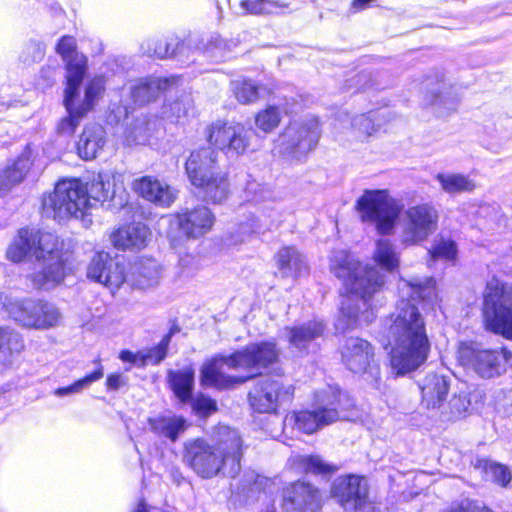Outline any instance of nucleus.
<instances>
[{
    "instance_id": "nucleus-12",
    "label": "nucleus",
    "mask_w": 512,
    "mask_h": 512,
    "mask_svg": "<svg viewBox=\"0 0 512 512\" xmlns=\"http://www.w3.org/2000/svg\"><path fill=\"white\" fill-rule=\"evenodd\" d=\"M438 221V210L430 203L408 207L401 219V243L405 246L421 244L437 231Z\"/></svg>"
},
{
    "instance_id": "nucleus-31",
    "label": "nucleus",
    "mask_w": 512,
    "mask_h": 512,
    "mask_svg": "<svg viewBox=\"0 0 512 512\" xmlns=\"http://www.w3.org/2000/svg\"><path fill=\"white\" fill-rule=\"evenodd\" d=\"M449 387V380L445 376L437 373L426 375L419 382L422 403L429 409L440 407L447 398Z\"/></svg>"
},
{
    "instance_id": "nucleus-16",
    "label": "nucleus",
    "mask_w": 512,
    "mask_h": 512,
    "mask_svg": "<svg viewBox=\"0 0 512 512\" xmlns=\"http://www.w3.org/2000/svg\"><path fill=\"white\" fill-rule=\"evenodd\" d=\"M293 387L273 377L259 379L248 394L251 407L259 413H272L282 402L289 401Z\"/></svg>"
},
{
    "instance_id": "nucleus-46",
    "label": "nucleus",
    "mask_w": 512,
    "mask_h": 512,
    "mask_svg": "<svg viewBox=\"0 0 512 512\" xmlns=\"http://www.w3.org/2000/svg\"><path fill=\"white\" fill-rule=\"evenodd\" d=\"M298 468L307 473L330 474L335 468L325 463L319 456H298L295 458Z\"/></svg>"
},
{
    "instance_id": "nucleus-56",
    "label": "nucleus",
    "mask_w": 512,
    "mask_h": 512,
    "mask_svg": "<svg viewBox=\"0 0 512 512\" xmlns=\"http://www.w3.org/2000/svg\"><path fill=\"white\" fill-rule=\"evenodd\" d=\"M126 383L124 377L121 374H111L107 377L106 385L110 390H118Z\"/></svg>"
},
{
    "instance_id": "nucleus-55",
    "label": "nucleus",
    "mask_w": 512,
    "mask_h": 512,
    "mask_svg": "<svg viewBox=\"0 0 512 512\" xmlns=\"http://www.w3.org/2000/svg\"><path fill=\"white\" fill-rule=\"evenodd\" d=\"M179 268L181 277H190L198 270V261L193 255L186 254L180 257Z\"/></svg>"
},
{
    "instance_id": "nucleus-40",
    "label": "nucleus",
    "mask_w": 512,
    "mask_h": 512,
    "mask_svg": "<svg viewBox=\"0 0 512 512\" xmlns=\"http://www.w3.org/2000/svg\"><path fill=\"white\" fill-rule=\"evenodd\" d=\"M23 349V342L18 333L8 328L0 327V362L4 365L11 363L15 354Z\"/></svg>"
},
{
    "instance_id": "nucleus-1",
    "label": "nucleus",
    "mask_w": 512,
    "mask_h": 512,
    "mask_svg": "<svg viewBox=\"0 0 512 512\" xmlns=\"http://www.w3.org/2000/svg\"><path fill=\"white\" fill-rule=\"evenodd\" d=\"M401 299L384 322V336L390 347V365L396 376L418 369L428 358L430 341L423 315L412 301L430 306L438 303L436 282L431 277L401 278Z\"/></svg>"
},
{
    "instance_id": "nucleus-20",
    "label": "nucleus",
    "mask_w": 512,
    "mask_h": 512,
    "mask_svg": "<svg viewBox=\"0 0 512 512\" xmlns=\"http://www.w3.org/2000/svg\"><path fill=\"white\" fill-rule=\"evenodd\" d=\"M347 368L354 373H365L377 383L380 375L379 367L372 364L373 350L368 341L361 338L347 340L342 352Z\"/></svg>"
},
{
    "instance_id": "nucleus-17",
    "label": "nucleus",
    "mask_w": 512,
    "mask_h": 512,
    "mask_svg": "<svg viewBox=\"0 0 512 512\" xmlns=\"http://www.w3.org/2000/svg\"><path fill=\"white\" fill-rule=\"evenodd\" d=\"M331 496L346 511H357L368 503V484L358 475L339 476L333 482Z\"/></svg>"
},
{
    "instance_id": "nucleus-35",
    "label": "nucleus",
    "mask_w": 512,
    "mask_h": 512,
    "mask_svg": "<svg viewBox=\"0 0 512 512\" xmlns=\"http://www.w3.org/2000/svg\"><path fill=\"white\" fill-rule=\"evenodd\" d=\"M435 180L439 183L441 190L449 195L471 193L476 189L475 181L462 173L440 172L436 174Z\"/></svg>"
},
{
    "instance_id": "nucleus-19",
    "label": "nucleus",
    "mask_w": 512,
    "mask_h": 512,
    "mask_svg": "<svg viewBox=\"0 0 512 512\" xmlns=\"http://www.w3.org/2000/svg\"><path fill=\"white\" fill-rule=\"evenodd\" d=\"M86 274L88 279L106 286L112 292L119 289L126 280L124 265L104 251L92 257Z\"/></svg>"
},
{
    "instance_id": "nucleus-24",
    "label": "nucleus",
    "mask_w": 512,
    "mask_h": 512,
    "mask_svg": "<svg viewBox=\"0 0 512 512\" xmlns=\"http://www.w3.org/2000/svg\"><path fill=\"white\" fill-rule=\"evenodd\" d=\"M56 50L66 63V85L80 86L86 74L87 58L77 52L75 38L72 36H63Z\"/></svg>"
},
{
    "instance_id": "nucleus-53",
    "label": "nucleus",
    "mask_w": 512,
    "mask_h": 512,
    "mask_svg": "<svg viewBox=\"0 0 512 512\" xmlns=\"http://www.w3.org/2000/svg\"><path fill=\"white\" fill-rule=\"evenodd\" d=\"M470 400L466 393L454 395L449 401V407L453 417L458 418L464 416L470 407Z\"/></svg>"
},
{
    "instance_id": "nucleus-10",
    "label": "nucleus",
    "mask_w": 512,
    "mask_h": 512,
    "mask_svg": "<svg viewBox=\"0 0 512 512\" xmlns=\"http://www.w3.org/2000/svg\"><path fill=\"white\" fill-rule=\"evenodd\" d=\"M355 209L363 223L372 224L381 235L393 233L400 207L387 190H365L357 199Z\"/></svg>"
},
{
    "instance_id": "nucleus-57",
    "label": "nucleus",
    "mask_w": 512,
    "mask_h": 512,
    "mask_svg": "<svg viewBox=\"0 0 512 512\" xmlns=\"http://www.w3.org/2000/svg\"><path fill=\"white\" fill-rule=\"evenodd\" d=\"M261 225L259 224H256V225H251L250 229L248 231H246L244 225H243V222H241L239 224V228H238V237L237 239L233 240L232 243L233 244H239V243H242L243 242V233H246V232H251V233H260L261 232Z\"/></svg>"
},
{
    "instance_id": "nucleus-14",
    "label": "nucleus",
    "mask_w": 512,
    "mask_h": 512,
    "mask_svg": "<svg viewBox=\"0 0 512 512\" xmlns=\"http://www.w3.org/2000/svg\"><path fill=\"white\" fill-rule=\"evenodd\" d=\"M7 311L12 319L27 328L45 329L58 324L59 309L48 302L24 299L10 302Z\"/></svg>"
},
{
    "instance_id": "nucleus-8",
    "label": "nucleus",
    "mask_w": 512,
    "mask_h": 512,
    "mask_svg": "<svg viewBox=\"0 0 512 512\" xmlns=\"http://www.w3.org/2000/svg\"><path fill=\"white\" fill-rule=\"evenodd\" d=\"M91 207L84 185L79 179L59 181L54 191L42 201L44 215L59 222L83 217Z\"/></svg>"
},
{
    "instance_id": "nucleus-48",
    "label": "nucleus",
    "mask_w": 512,
    "mask_h": 512,
    "mask_svg": "<svg viewBox=\"0 0 512 512\" xmlns=\"http://www.w3.org/2000/svg\"><path fill=\"white\" fill-rule=\"evenodd\" d=\"M31 166L28 155L19 156L11 165L5 169V177L9 183H19L24 179Z\"/></svg>"
},
{
    "instance_id": "nucleus-58",
    "label": "nucleus",
    "mask_w": 512,
    "mask_h": 512,
    "mask_svg": "<svg viewBox=\"0 0 512 512\" xmlns=\"http://www.w3.org/2000/svg\"><path fill=\"white\" fill-rule=\"evenodd\" d=\"M141 354L142 353L134 354L131 351L123 350V351H121L119 358L123 362H129L132 364H137V363L141 364Z\"/></svg>"
},
{
    "instance_id": "nucleus-41",
    "label": "nucleus",
    "mask_w": 512,
    "mask_h": 512,
    "mask_svg": "<svg viewBox=\"0 0 512 512\" xmlns=\"http://www.w3.org/2000/svg\"><path fill=\"white\" fill-rule=\"evenodd\" d=\"M374 261L384 270L392 271L399 265V256L394 245L388 239H380L376 243Z\"/></svg>"
},
{
    "instance_id": "nucleus-15",
    "label": "nucleus",
    "mask_w": 512,
    "mask_h": 512,
    "mask_svg": "<svg viewBox=\"0 0 512 512\" xmlns=\"http://www.w3.org/2000/svg\"><path fill=\"white\" fill-rule=\"evenodd\" d=\"M283 153L299 159L311 151L320 138L318 118L309 116L289 123L281 136Z\"/></svg>"
},
{
    "instance_id": "nucleus-52",
    "label": "nucleus",
    "mask_w": 512,
    "mask_h": 512,
    "mask_svg": "<svg viewBox=\"0 0 512 512\" xmlns=\"http://www.w3.org/2000/svg\"><path fill=\"white\" fill-rule=\"evenodd\" d=\"M44 52V46L42 43L30 40L25 44L20 57L24 63L37 62L43 58Z\"/></svg>"
},
{
    "instance_id": "nucleus-11",
    "label": "nucleus",
    "mask_w": 512,
    "mask_h": 512,
    "mask_svg": "<svg viewBox=\"0 0 512 512\" xmlns=\"http://www.w3.org/2000/svg\"><path fill=\"white\" fill-rule=\"evenodd\" d=\"M483 314L488 329L512 337V288L495 278L488 281Z\"/></svg>"
},
{
    "instance_id": "nucleus-51",
    "label": "nucleus",
    "mask_w": 512,
    "mask_h": 512,
    "mask_svg": "<svg viewBox=\"0 0 512 512\" xmlns=\"http://www.w3.org/2000/svg\"><path fill=\"white\" fill-rule=\"evenodd\" d=\"M432 259L453 261L457 255L456 244L452 240L441 239L429 251Z\"/></svg>"
},
{
    "instance_id": "nucleus-45",
    "label": "nucleus",
    "mask_w": 512,
    "mask_h": 512,
    "mask_svg": "<svg viewBox=\"0 0 512 512\" xmlns=\"http://www.w3.org/2000/svg\"><path fill=\"white\" fill-rule=\"evenodd\" d=\"M103 377V367L99 366L97 370L85 376L82 379L75 381L72 385L67 387H60L54 391L58 397H64L72 394L80 393L83 389L89 387L93 382L98 381Z\"/></svg>"
},
{
    "instance_id": "nucleus-49",
    "label": "nucleus",
    "mask_w": 512,
    "mask_h": 512,
    "mask_svg": "<svg viewBox=\"0 0 512 512\" xmlns=\"http://www.w3.org/2000/svg\"><path fill=\"white\" fill-rule=\"evenodd\" d=\"M351 125L355 132V137L360 140L366 139L376 131V125L371 113L355 116L352 119Z\"/></svg>"
},
{
    "instance_id": "nucleus-47",
    "label": "nucleus",
    "mask_w": 512,
    "mask_h": 512,
    "mask_svg": "<svg viewBox=\"0 0 512 512\" xmlns=\"http://www.w3.org/2000/svg\"><path fill=\"white\" fill-rule=\"evenodd\" d=\"M232 90L237 100L243 104L255 102L259 98L258 87L252 80L233 81Z\"/></svg>"
},
{
    "instance_id": "nucleus-62",
    "label": "nucleus",
    "mask_w": 512,
    "mask_h": 512,
    "mask_svg": "<svg viewBox=\"0 0 512 512\" xmlns=\"http://www.w3.org/2000/svg\"><path fill=\"white\" fill-rule=\"evenodd\" d=\"M177 332H179L178 326H173L170 328L169 332L165 335V336H169V342L171 341L172 336Z\"/></svg>"
},
{
    "instance_id": "nucleus-28",
    "label": "nucleus",
    "mask_w": 512,
    "mask_h": 512,
    "mask_svg": "<svg viewBox=\"0 0 512 512\" xmlns=\"http://www.w3.org/2000/svg\"><path fill=\"white\" fill-rule=\"evenodd\" d=\"M324 330L325 326L321 321H309L299 326L285 328L290 345L303 353L316 350V340L323 335Z\"/></svg>"
},
{
    "instance_id": "nucleus-25",
    "label": "nucleus",
    "mask_w": 512,
    "mask_h": 512,
    "mask_svg": "<svg viewBox=\"0 0 512 512\" xmlns=\"http://www.w3.org/2000/svg\"><path fill=\"white\" fill-rule=\"evenodd\" d=\"M215 221V216L206 206H197L192 210L179 213L175 224L188 238H198L208 233Z\"/></svg>"
},
{
    "instance_id": "nucleus-30",
    "label": "nucleus",
    "mask_w": 512,
    "mask_h": 512,
    "mask_svg": "<svg viewBox=\"0 0 512 512\" xmlns=\"http://www.w3.org/2000/svg\"><path fill=\"white\" fill-rule=\"evenodd\" d=\"M274 259L277 271L282 278L296 279L308 271L305 256L294 246L280 248Z\"/></svg>"
},
{
    "instance_id": "nucleus-26",
    "label": "nucleus",
    "mask_w": 512,
    "mask_h": 512,
    "mask_svg": "<svg viewBox=\"0 0 512 512\" xmlns=\"http://www.w3.org/2000/svg\"><path fill=\"white\" fill-rule=\"evenodd\" d=\"M162 275V267L155 259L141 258L132 264L126 279L132 287L148 290L156 288L160 284Z\"/></svg>"
},
{
    "instance_id": "nucleus-6",
    "label": "nucleus",
    "mask_w": 512,
    "mask_h": 512,
    "mask_svg": "<svg viewBox=\"0 0 512 512\" xmlns=\"http://www.w3.org/2000/svg\"><path fill=\"white\" fill-rule=\"evenodd\" d=\"M218 152L202 147L191 152L185 164L187 177L203 201L221 204L230 193L228 174L217 166Z\"/></svg>"
},
{
    "instance_id": "nucleus-3",
    "label": "nucleus",
    "mask_w": 512,
    "mask_h": 512,
    "mask_svg": "<svg viewBox=\"0 0 512 512\" xmlns=\"http://www.w3.org/2000/svg\"><path fill=\"white\" fill-rule=\"evenodd\" d=\"M280 351L274 341L253 343L231 355H216L201 369L205 387L230 389L260 374L261 369L276 363Z\"/></svg>"
},
{
    "instance_id": "nucleus-29",
    "label": "nucleus",
    "mask_w": 512,
    "mask_h": 512,
    "mask_svg": "<svg viewBox=\"0 0 512 512\" xmlns=\"http://www.w3.org/2000/svg\"><path fill=\"white\" fill-rule=\"evenodd\" d=\"M133 188L144 199L162 207L170 206L176 199L175 189L149 176L135 180Z\"/></svg>"
},
{
    "instance_id": "nucleus-38",
    "label": "nucleus",
    "mask_w": 512,
    "mask_h": 512,
    "mask_svg": "<svg viewBox=\"0 0 512 512\" xmlns=\"http://www.w3.org/2000/svg\"><path fill=\"white\" fill-rule=\"evenodd\" d=\"M285 113V110L277 105H267L255 115L254 124L256 129L265 134L272 133L279 127Z\"/></svg>"
},
{
    "instance_id": "nucleus-36",
    "label": "nucleus",
    "mask_w": 512,
    "mask_h": 512,
    "mask_svg": "<svg viewBox=\"0 0 512 512\" xmlns=\"http://www.w3.org/2000/svg\"><path fill=\"white\" fill-rule=\"evenodd\" d=\"M195 372L191 367L169 372V382L174 394L181 402L191 399Z\"/></svg>"
},
{
    "instance_id": "nucleus-64",
    "label": "nucleus",
    "mask_w": 512,
    "mask_h": 512,
    "mask_svg": "<svg viewBox=\"0 0 512 512\" xmlns=\"http://www.w3.org/2000/svg\"><path fill=\"white\" fill-rule=\"evenodd\" d=\"M102 274H103V276H106V275H108V271H107V269H103V272H102Z\"/></svg>"
},
{
    "instance_id": "nucleus-7",
    "label": "nucleus",
    "mask_w": 512,
    "mask_h": 512,
    "mask_svg": "<svg viewBox=\"0 0 512 512\" xmlns=\"http://www.w3.org/2000/svg\"><path fill=\"white\" fill-rule=\"evenodd\" d=\"M345 395L337 388L328 386L315 395L314 409L294 412L285 417V425H295L306 434L316 432L318 429L342 419Z\"/></svg>"
},
{
    "instance_id": "nucleus-43",
    "label": "nucleus",
    "mask_w": 512,
    "mask_h": 512,
    "mask_svg": "<svg viewBox=\"0 0 512 512\" xmlns=\"http://www.w3.org/2000/svg\"><path fill=\"white\" fill-rule=\"evenodd\" d=\"M237 46L234 40L223 39L218 34H213L205 47V53L216 61L228 58L229 53Z\"/></svg>"
},
{
    "instance_id": "nucleus-61",
    "label": "nucleus",
    "mask_w": 512,
    "mask_h": 512,
    "mask_svg": "<svg viewBox=\"0 0 512 512\" xmlns=\"http://www.w3.org/2000/svg\"><path fill=\"white\" fill-rule=\"evenodd\" d=\"M133 512H148L147 506L145 503L141 502L138 504L136 509Z\"/></svg>"
},
{
    "instance_id": "nucleus-33",
    "label": "nucleus",
    "mask_w": 512,
    "mask_h": 512,
    "mask_svg": "<svg viewBox=\"0 0 512 512\" xmlns=\"http://www.w3.org/2000/svg\"><path fill=\"white\" fill-rule=\"evenodd\" d=\"M106 144V132L99 124L86 125L77 143L79 156L90 160L97 157Z\"/></svg>"
},
{
    "instance_id": "nucleus-18",
    "label": "nucleus",
    "mask_w": 512,
    "mask_h": 512,
    "mask_svg": "<svg viewBox=\"0 0 512 512\" xmlns=\"http://www.w3.org/2000/svg\"><path fill=\"white\" fill-rule=\"evenodd\" d=\"M458 358L462 365L472 368L479 376L492 378L500 375L503 370L502 359L505 355L497 350L462 344L458 351Z\"/></svg>"
},
{
    "instance_id": "nucleus-5",
    "label": "nucleus",
    "mask_w": 512,
    "mask_h": 512,
    "mask_svg": "<svg viewBox=\"0 0 512 512\" xmlns=\"http://www.w3.org/2000/svg\"><path fill=\"white\" fill-rule=\"evenodd\" d=\"M221 439L216 446L196 439L185 444L184 462L202 478H212L219 474L234 477L240 471L241 438L229 427L219 430Z\"/></svg>"
},
{
    "instance_id": "nucleus-39",
    "label": "nucleus",
    "mask_w": 512,
    "mask_h": 512,
    "mask_svg": "<svg viewBox=\"0 0 512 512\" xmlns=\"http://www.w3.org/2000/svg\"><path fill=\"white\" fill-rule=\"evenodd\" d=\"M239 7L244 14L270 15L283 13L289 4L276 0H241Z\"/></svg>"
},
{
    "instance_id": "nucleus-27",
    "label": "nucleus",
    "mask_w": 512,
    "mask_h": 512,
    "mask_svg": "<svg viewBox=\"0 0 512 512\" xmlns=\"http://www.w3.org/2000/svg\"><path fill=\"white\" fill-rule=\"evenodd\" d=\"M179 78L172 76L170 78L148 77L139 79L130 85V94L133 102L138 105H144L154 100L160 93L168 91L176 86Z\"/></svg>"
},
{
    "instance_id": "nucleus-32",
    "label": "nucleus",
    "mask_w": 512,
    "mask_h": 512,
    "mask_svg": "<svg viewBox=\"0 0 512 512\" xmlns=\"http://www.w3.org/2000/svg\"><path fill=\"white\" fill-rule=\"evenodd\" d=\"M150 236L148 227L143 223H133L115 231L111 240L119 249H141L147 245Z\"/></svg>"
},
{
    "instance_id": "nucleus-2",
    "label": "nucleus",
    "mask_w": 512,
    "mask_h": 512,
    "mask_svg": "<svg viewBox=\"0 0 512 512\" xmlns=\"http://www.w3.org/2000/svg\"><path fill=\"white\" fill-rule=\"evenodd\" d=\"M330 268L343 283L336 328L345 331L370 323L375 318L372 297L384 286V274L362 265L344 250L333 253Z\"/></svg>"
},
{
    "instance_id": "nucleus-4",
    "label": "nucleus",
    "mask_w": 512,
    "mask_h": 512,
    "mask_svg": "<svg viewBox=\"0 0 512 512\" xmlns=\"http://www.w3.org/2000/svg\"><path fill=\"white\" fill-rule=\"evenodd\" d=\"M6 254L13 262H21L28 254L35 258L29 278L38 289H52L65 278L63 252L53 233L20 229Z\"/></svg>"
},
{
    "instance_id": "nucleus-42",
    "label": "nucleus",
    "mask_w": 512,
    "mask_h": 512,
    "mask_svg": "<svg viewBox=\"0 0 512 512\" xmlns=\"http://www.w3.org/2000/svg\"><path fill=\"white\" fill-rule=\"evenodd\" d=\"M479 465L482 467L487 480H490L501 487H507L510 484L512 480V473L507 466L489 460H480Z\"/></svg>"
},
{
    "instance_id": "nucleus-21",
    "label": "nucleus",
    "mask_w": 512,
    "mask_h": 512,
    "mask_svg": "<svg viewBox=\"0 0 512 512\" xmlns=\"http://www.w3.org/2000/svg\"><path fill=\"white\" fill-rule=\"evenodd\" d=\"M424 89L425 103L446 112L455 111L462 96L457 87L448 86L444 82V75L441 72H437L434 78L428 77L424 81Z\"/></svg>"
},
{
    "instance_id": "nucleus-59",
    "label": "nucleus",
    "mask_w": 512,
    "mask_h": 512,
    "mask_svg": "<svg viewBox=\"0 0 512 512\" xmlns=\"http://www.w3.org/2000/svg\"><path fill=\"white\" fill-rule=\"evenodd\" d=\"M466 502V512H493L489 508L485 506H481L477 502H473L470 500H465Z\"/></svg>"
},
{
    "instance_id": "nucleus-44",
    "label": "nucleus",
    "mask_w": 512,
    "mask_h": 512,
    "mask_svg": "<svg viewBox=\"0 0 512 512\" xmlns=\"http://www.w3.org/2000/svg\"><path fill=\"white\" fill-rule=\"evenodd\" d=\"M190 108V98L185 96L173 102H167L162 108L164 119L173 123H183Z\"/></svg>"
},
{
    "instance_id": "nucleus-60",
    "label": "nucleus",
    "mask_w": 512,
    "mask_h": 512,
    "mask_svg": "<svg viewBox=\"0 0 512 512\" xmlns=\"http://www.w3.org/2000/svg\"><path fill=\"white\" fill-rule=\"evenodd\" d=\"M450 512H466V502L463 501L457 508L451 509Z\"/></svg>"
},
{
    "instance_id": "nucleus-13",
    "label": "nucleus",
    "mask_w": 512,
    "mask_h": 512,
    "mask_svg": "<svg viewBox=\"0 0 512 512\" xmlns=\"http://www.w3.org/2000/svg\"><path fill=\"white\" fill-rule=\"evenodd\" d=\"M250 131L242 123L213 122L205 129L209 148L219 150L227 156L243 155L250 146Z\"/></svg>"
},
{
    "instance_id": "nucleus-22",
    "label": "nucleus",
    "mask_w": 512,
    "mask_h": 512,
    "mask_svg": "<svg viewBox=\"0 0 512 512\" xmlns=\"http://www.w3.org/2000/svg\"><path fill=\"white\" fill-rule=\"evenodd\" d=\"M320 506V493L309 483L299 481L284 490L283 508L287 512H317Z\"/></svg>"
},
{
    "instance_id": "nucleus-9",
    "label": "nucleus",
    "mask_w": 512,
    "mask_h": 512,
    "mask_svg": "<svg viewBox=\"0 0 512 512\" xmlns=\"http://www.w3.org/2000/svg\"><path fill=\"white\" fill-rule=\"evenodd\" d=\"M104 91L105 81L100 76L87 82L83 95L80 86L66 85L63 103L67 116L58 122L57 133L63 136L73 135L82 119L98 104Z\"/></svg>"
},
{
    "instance_id": "nucleus-63",
    "label": "nucleus",
    "mask_w": 512,
    "mask_h": 512,
    "mask_svg": "<svg viewBox=\"0 0 512 512\" xmlns=\"http://www.w3.org/2000/svg\"><path fill=\"white\" fill-rule=\"evenodd\" d=\"M250 480H253V486L250 488L251 490L258 489V476H255L254 474H251L249 476Z\"/></svg>"
},
{
    "instance_id": "nucleus-54",
    "label": "nucleus",
    "mask_w": 512,
    "mask_h": 512,
    "mask_svg": "<svg viewBox=\"0 0 512 512\" xmlns=\"http://www.w3.org/2000/svg\"><path fill=\"white\" fill-rule=\"evenodd\" d=\"M192 406H193V410L197 414L202 415V416L209 415V414L215 412L217 409L216 402L213 399L203 396V395L198 396L193 401Z\"/></svg>"
},
{
    "instance_id": "nucleus-23",
    "label": "nucleus",
    "mask_w": 512,
    "mask_h": 512,
    "mask_svg": "<svg viewBox=\"0 0 512 512\" xmlns=\"http://www.w3.org/2000/svg\"><path fill=\"white\" fill-rule=\"evenodd\" d=\"M88 200L104 203L114 200L118 194L125 191L124 176L121 173L105 171L100 172L84 185Z\"/></svg>"
},
{
    "instance_id": "nucleus-50",
    "label": "nucleus",
    "mask_w": 512,
    "mask_h": 512,
    "mask_svg": "<svg viewBox=\"0 0 512 512\" xmlns=\"http://www.w3.org/2000/svg\"><path fill=\"white\" fill-rule=\"evenodd\" d=\"M169 347V336H164L160 343L141 354V365L159 364L167 355Z\"/></svg>"
},
{
    "instance_id": "nucleus-34",
    "label": "nucleus",
    "mask_w": 512,
    "mask_h": 512,
    "mask_svg": "<svg viewBox=\"0 0 512 512\" xmlns=\"http://www.w3.org/2000/svg\"><path fill=\"white\" fill-rule=\"evenodd\" d=\"M151 430L158 436L175 442L187 428L185 418L176 415L158 416L148 420Z\"/></svg>"
},
{
    "instance_id": "nucleus-37",
    "label": "nucleus",
    "mask_w": 512,
    "mask_h": 512,
    "mask_svg": "<svg viewBox=\"0 0 512 512\" xmlns=\"http://www.w3.org/2000/svg\"><path fill=\"white\" fill-rule=\"evenodd\" d=\"M185 44L180 43L176 37L163 38L152 40L148 43L147 48L144 52L149 56H154L160 59L166 57H177L185 50Z\"/></svg>"
}]
</instances>
